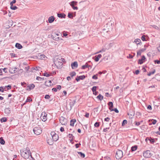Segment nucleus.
Masks as SVG:
<instances>
[{"mask_svg": "<svg viewBox=\"0 0 160 160\" xmlns=\"http://www.w3.org/2000/svg\"><path fill=\"white\" fill-rule=\"evenodd\" d=\"M15 46L18 49H21L22 48V45L18 43H17L16 44Z\"/></svg>", "mask_w": 160, "mask_h": 160, "instance_id": "nucleus-18", "label": "nucleus"}, {"mask_svg": "<svg viewBox=\"0 0 160 160\" xmlns=\"http://www.w3.org/2000/svg\"><path fill=\"white\" fill-rule=\"evenodd\" d=\"M32 100V98L30 97L28 98L26 101V102H31Z\"/></svg>", "mask_w": 160, "mask_h": 160, "instance_id": "nucleus-50", "label": "nucleus"}, {"mask_svg": "<svg viewBox=\"0 0 160 160\" xmlns=\"http://www.w3.org/2000/svg\"><path fill=\"white\" fill-rule=\"evenodd\" d=\"M21 154L22 156L25 159L28 158L30 155L32 158V156L30 151L28 148H27L25 150L20 151Z\"/></svg>", "mask_w": 160, "mask_h": 160, "instance_id": "nucleus-1", "label": "nucleus"}, {"mask_svg": "<svg viewBox=\"0 0 160 160\" xmlns=\"http://www.w3.org/2000/svg\"><path fill=\"white\" fill-rule=\"evenodd\" d=\"M134 42H135L137 45H138L139 44V43L141 42V40L139 39H135Z\"/></svg>", "mask_w": 160, "mask_h": 160, "instance_id": "nucleus-31", "label": "nucleus"}, {"mask_svg": "<svg viewBox=\"0 0 160 160\" xmlns=\"http://www.w3.org/2000/svg\"><path fill=\"white\" fill-rule=\"evenodd\" d=\"M43 75L47 77H49L50 76V75L47 73H44L43 74Z\"/></svg>", "mask_w": 160, "mask_h": 160, "instance_id": "nucleus-51", "label": "nucleus"}, {"mask_svg": "<svg viewBox=\"0 0 160 160\" xmlns=\"http://www.w3.org/2000/svg\"><path fill=\"white\" fill-rule=\"evenodd\" d=\"M4 110L5 112L7 114H8L10 112V108H6Z\"/></svg>", "mask_w": 160, "mask_h": 160, "instance_id": "nucleus-22", "label": "nucleus"}, {"mask_svg": "<svg viewBox=\"0 0 160 160\" xmlns=\"http://www.w3.org/2000/svg\"><path fill=\"white\" fill-rule=\"evenodd\" d=\"M146 59L145 56L142 55L141 59H139L138 60V63L140 64L143 63L144 61H145Z\"/></svg>", "mask_w": 160, "mask_h": 160, "instance_id": "nucleus-12", "label": "nucleus"}, {"mask_svg": "<svg viewBox=\"0 0 160 160\" xmlns=\"http://www.w3.org/2000/svg\"><path fill=\"white\" fill-rule=\"evenodd\" d=\"M55 20V18L53 16L50 17L48 19V21L49 23L52 22Z\"/></svg>", "mask_w": 160, "mask_h": 160, "instance_id": "nucleus-16", "label": "nucleus"}, {"mask_svg": "<svg viewBox=\"0 0 160 160\" xmlns=\"http://www.w3.org/2000/svg\"><path fill=\"white\" fill-rule=\"evenodd\" d=\"M80 145H81L80 143L76 144L75 145L76 148H78Z\"/></svg>", "mask_w": 160, "mask_h": 160, "instance_id": "nucleus-53", "label": "nucleus"}, {"mask_svg": "<svg viewBox=\"0 0 160 160\" xmlns=\"http://www.w3.org/2000/svg\"><path fill=\"white\" fill-rule=\"evenodd\" d=\"M89 113L88 112H87L86 113L85 115V117L87 118H88L89 117Z\"/></svg>", "mask_w": 160, "mask_h": 160, "instance_id": "nucleus-62", "label": "nucleus"}, {"mask_svg": "<svg viewBox=\"0 0 160 160\" xmlns=\"http://www.w3.org/2000/svg\"><path fill=\"white\" fill-rule=\"evenodd\" d=\"M111 111H114L116 113H118L119 112V111L118 109L117 108H115L114 109H111Z\"/></svg>", "mask_w": 160, "mask_h": 160, "instance_id": "nucleus-41", "label": "nucleus"}, {"mask_svg": "<svg viewBox=\"0 0 160 160\" xmlns=\"http://www.w3.org/2000/svg\"><path fill=\"white\" fill-rule=\"evenodd\" d=\"M57 16L61 18H65L66 15L63 13H58Z\"/></svg>", "mask_w": 160, "mask_h": 160, "instance_id": "nucleus-17", "label": "nucleus"}, {"mask_svg": "<svg viewBox=\"0 0 160 160\" xmlns=\"http://www.w3.org/2000/svg\"><path fill=\"white\" fill-rule=\"evenodd\" d=\"M128 122L127 120H124L123 121L122 123V126H124L126 124H127Z\"/></svg>", "mask_w": 160, "mask_h": 160, "instance_id": "nucleus-35", "label": "nucleus"}, {"mask_svg": "<svg viewBox=\"0 0 160 160\" xmlns=\"http://www.w3.org/2000/svg\"><path fill=\"white\" fill-rule=\"evenodd\" d=\"M154 63L155 64H160V59L159 60H156L154 61Z\"/></svg>", "mask_w": 160, "mask_h": 160, "instance_id": "nucleus-43", "label": "nucleus"}, {"mask_svg": "<svg viewBox=\"0 0 160 160\" xmlns=\"http://www.w3.org/2000/svg\"><path fill=\"white\" fill-rule=\"evenodd\" d=\"M149 141H150V142H151L152 143H153L155 142V140H154V139L153 138H151L150 139V140H149Z\"/></svg>", "mask_w": 160, "mask_h": 160, "instance_id": "nucleus-46", "label": "nucleus"}, {"mask_svg": "<svg viewBox=\"0 0 160 160\" xmlns=\"http://www.w3.org/2000/svg\"><path fill=\"white\" fill-rule=\"evenodd\" d=\"M147 109L148 110H151L152 109L151 106L150 105H148L147 107Z\"/></svg>", "mask_w": 160, "mask_h": 160, "instance_id": "nucleus-55", "label": "nucleus"}, {"mask_svg": "<svg viewBox=\"0 0 160 160\" xmlns=\"http://www.w3.org/2000/svg\"><path fill=\"white\" fill-rule=\"evenodd\" d=\"M71 66L72 69H75L77 68L78 67V62L76 61L72 63Z\"/></svg>", "mask_w": 160, "mask_h": 160, "instance_id": "nucleus-11", "label": "nucleus"}, {"mask_svg": "<svg viewBox=\"0 0 160 160\" xmlns=\"http://www.w3.org/2000/svg\"><path fill=\"white\" fill-rule=\"evenodd\" d=\"M141 39L142 40V41H146V38L144 35L142 36L141 37Z\"/></svg>", "mask_w": 160, "mask_h": 160, "instance_id": "nucleus-44", "label": "nucleus"}, {"mask_svg": "<svg viewBox=\"0 0 160 160\" xmlns=\"http://www.w3.org/2000/svg\"><path fill=\"white\" fill-rule=\"evenodd\" d=\"M72 8L74 10H78V8L77 7H75L74 6H72Z\"/></svg>", "mask_w": 160, "mask_h": 160, "instance_id": "nucleus-61", "label": "nucleus"}, {"mask_svg": "<svg viewBox=\"0 0 160 160\" xmlns=\"http://www.w3.org/2000/svg\"><path fill=\"white\" fill-rule=\"evenodd\" d=\"M139 70H136L135 71V73L136 74V75H138V74H139Z\"/></svg>", "mask_w": 160, "mask_h": 160, "instance_id": "nucleus-60", "label": "nucleus"}, {"mask_svg": "<svg viewBox=\"0 0 160 160\" xmlns=\"http://www.w3.org/2000/svg\"><path fill=\"white\" fill-rule=\"evenodd\" d=\"M38 58L41 59H43L45 58V55L43 54H40V55L38 56Z\"/></svg>", "mask_w": 160, "mask_h": 160, "instance_id": "nucleus-26", "label": "nucleus"}, {"mask_svg": "<svg viewBox=\"0 0 160 160\" xmlns=\"http://www.w3.org/2000/svg\"><path fill=\"white\" fill-rule=\"evenodd\" d=\"M146 50V48H142L139 50V51L141 52H144Z\"/></svg>", "mask_w": 160, "mask_h": 160, "instance_id": "nucleus-59", "label": "nucleus"}, {"mask_svg": "<svg viewBox=\"0 0 160 160\" xmlns=\"http://www.w3.org/2000/svg\"><path fill=\"white\" fill-rule=\"evenodd\" d=\"M7 118L6 117L2 118L0 119V121H1V122H6V121H7Z\"/></svg>", "mask_w": 160, "mask_h": 160, "instance_id": "nucleus-30", "label": "nucleus"}, {"mask_svg": "<svg viewBox=\"0 0 160 160\" xmlns=\"http://www.w3.org/2000/svg\"><path fill=\"white\" fill-rule=\"evenodd\" d=\"M86 77L84 75L80 76H77L75 79L77 82H78L80 80H82L84 79Z\"/></svg>", "mask_w": 160, "mask_h": 160, "instance_id": "nucleus-9", "label": "nucleus"}, {"mask_svg": "<svg viewBox=\"0 0 160 160\" xmlns=\"http://www.w3.org/2000/svg\"><path fill=\"white\" fill-rule=\"evenodd\" d=\"M76 75V73L74 71L70 73V76L71 77H73V76H75Z\"/></svg>", "mask_w": 160, "mask_h": 160, "instance_id": "nucleus-33", "label": "nucleus"}, {"mask_svg": "<svg viewBox=\"0 0 160 160\" xmlns=\"http://www.w3.org/2000/svg\"><path fill=\"white\" fill-rule=\"evenodd\" d=\"M4 87H0V92H3L4 91Z\"/></svg>", "mask_w": 160, "mask_h": 160, "instance_id": "nucleus-45", "label": "nucleus"}, {"mask_svg": "<svg viewBox=\"0 0 160 160\" xmlns=\"http://www.w3.org/2000/svg\"><path fill=\"white\" fill-rule=\"evenodd\" d=\"M44 98L46 99H49L50 98V97L49 96V95H46L45 96Z\"/></svg>", "mask_w": 160, "mask_h": 160, "instance_id": "nucleus-56", "label": "nucleus"}, {"mask_svg": "<svg viewBox=\"0 0 160 160\" xmlns=\"http://www.w3.org/2000/svg\"><path fill=\"white\" fill-rule=\"evenodd\" d=\"M8 23L9 24L8 26L9 27H11L12 26L13 24V22L12 20L10 21H8Z\"/></svg>", "mask_w": 160, "mask_h": 160, "instance_id": "nucleus-32", "label": "nucleus"}, {"mask_svg": "<svg viewBox=\"0 0 160 160\" xmlns=\"http://www.w3.org/2000/svg\"><path fill=\"white\" fill-rule=\"evenodd\" d=\"M98 75V74H96V75H93L92 77V78L94 79H97L98 78L97 77Z\"/></svg>", "mask_w": 160, "mask_h": 160, "instance_id": "nucleus-40", "label": "nucleus"}, {"mask_svg": "<svg viewBox=\"0 0 160 160\" xmlns=\"http://www.w3.org/2000/svg\"><path fill=\"white\" fill-rule=\"evenodd\" d=\"M141 53L142 52L139 50L137 52V55H141Z\"/></svg>", "mask_w": 160, "mask_h": 160, "instance_id": "nucleus-64", "label": "nucleus"}, {"mask_svg": "<svg viewBox=\"0 0 160 160\" xmlns=\"http://www.w3.org/2000/svg\"><path fill=\"white\" fill-rule=\"evenodd\" d=\"M143 156L146 158H150L152 156L151 151L150 150H147L143 152Z\"/></svg>", "mask_w": 160, "mask_h": 160, "instance_id": "nucleus-7", "label": "nucleus"}, {"mask_svg": "<svg viewBox=\"0 0 160 160\" xmlns=\"http://www.w3.org/2000/svg\"><path fill=\"white\" fill-rule=\"evenodd\" d=\"M21 84L22 86L25 87L26 86V83L25 82H21Z\"/></svg>", "mask_w": 160, "mask_h": 160, "instance_id": "nucleus-49", "label": "nucleus"}, {"mask_svg": "<svg viewBox=\"0 0 160 160\" xmlns=\"http://www.w3.org/2000/svg\"><path fill=\"white\" fill-rule=\"evenodd\" d=\"M108 105L109 106V109L111 110L112 109L113 107V103L112 102H109L108 103Z\"/></svg>", "mask_w": 160, "mask_h": 160, "instance_id": "nucleus-19", "label": "nucleus"}, {"mask_svg": "<svg viewBox=\"0 0 160 160\" xmlns=\"http://www.w3.org/2000/svg\"><path fill=\"white\" fill-rule=\"evenodd\" d=\"M11 55L12 57H16V54L15 53H11L10 54Z\"/></svg>", "mask_w": 160, "mask_h": 160, "instance_id": "nucleus-58", "label": "nucleus"}, {"mask_svg": "<svg viewBox=\"0 0 160 160\" xmlns=\"http://www.w3.org/2000/svg\"><path fill=\"white\" fill-rule=\"evenodd\" d=\"M64 58L59 57L57 58L56 60H55L54 62L55 64L58 67H59L60 68H62L63 65L62 62H64Z\"/></svg>", "mask_w": 160, "mask_h": 160, "instance_id": "nucleus-2", "label": "nucleus"}, {"mask_svg": "<svg viewBox=\"0 0 160 160\" xmlns=\"http://www.w3.org/2000/svg\"><path fill=\"white\" fill-rule=\"evenodd\" d=\"M152 120V124H155L157 122V120L155 119H153Z\"/></svg>", "mask_w": 160, "mask_h": 160, "instance_id": "nucleus-52", "label": "nucleus"}, {"mask_svg": "<svg viewBox=\"0 0 160 160\" xmlns=\"http://www.w3.org/2000/svg\"><path fill=\"white\" fill-rule=\"evenodd\" d=\"M122 156L123 152L122 151L119 150L117 151L116 155V158L117 159L119 160L121 158Z\"/></svg>", "mask_w": 160, "mask_h": 160, "instance_id": "nucleus-4", "label": "nucleus"}, {"mask_svg": "<svg viewBox=\"0 0 160 160\" xmlns=\"http://www.w3.org/2000/svg\"><path fill=\"white\" fill-rule=\"evenodd\" d=\"M99 123L100 122H96L95 123L94 126L95 127H98L100 125Z\"/></svg>", "mask_w": 160, "mask_h": 160, "instance_id": "nucleus-39", "label": "nucleus"}, {"mask_svg": "<svg viewBox=\"0 0 160 160\" xmlns=\"http://www.w3.org/2000/svg\"><path fill=\"white\" fill-rule=\"evenodd\" d=\"M0 143L2 145H4L5 143V141L2 137L0 138Z\"/></svg>", "mask_w": 160, "mask_h": 160, "instance_id": "nucleus-24", "label": "nucleus"}, {"mask_svg": "<svg viewBox=\"0 0 160 160\" xmlns=\"http://www.w3.org/2000/svg\"><path fill=\"white\" fill-rule=\"evenodd\" d=\"M78 153L81 158H84L85 157V155L84 153L81 152H78Z\"/></svg>", "mask_w": 160, "mask_h": 160, "instance_id": "nucleus-25", "label": "nucleus"}, {"mask_svg": "<svg viewBox=\"0 0 160 160\" xmlns=\"http://www.w3.org/2000/svg\"><path fill=\"white\" fill-rule=\"evenodd\" d=\"M35 87V85L33 84H31L29 85L27 87V90L28 91H30L33 89Z\"/></svg>", "mask_w": 160, "mask_h": 160, "instance_id": "nucleus-14", "label": "nucleus"}, {"mask_svg": "<svg viewBox=\"0 0 160 160\" xmlns=\"http://www.w3.org/2000/svg\"><path fill=\"white\" fill-rule=\"evenodd\" d=\"M109 129V128H104L103 129V132H107L108 131V130Z\"/></svg>", "mask_w": 160, "mask_h": 160, "instance_id": "nucleus-57", "label": "nucleus"}, {"mask_svg": "<svg viewBox=\"0 0 160 160\" xmlns=\"http://www.w3.org/2000/svg\"><path fill=\"white\" fill-rule=\"evenodd\" d=\"M155 71H156L154 69L153 71H152V72H149L148 73V74L147 75L148 76H150L152 74H154L155 73Z\"/></svg>", "mask_w": 160, "mask_h": 160, "instance_id": "nucleus-34", "label": "nucleus"}, {"mask_svg": "<svg viewBox=\"0 0 160 160\" xmlns=\"http://www.w3.org/2000/svg\"><path fill=\"white\" fill-rule=\"evenodd\" d=\"M57 90H60L61 88V86L60 85H57V87L56 88Z\"/></svg>", "mask_w": 160, "mask_h": 160, "instance_id": "nucleus-54", "label": "nucleus"}, {"mask_svg": "<svg viewBox=\"0 0 160 160\" xmlns=\"http://www.w3.org/2000/svg\"><path fill=\"white\" fill-rule=\"evenodd\" d=\"M51 135L52 136L53 140L54 141H57L59 138V137L58 134H56L54 132H52L51 133Z\"/></svg>", "mask_w": 160, "mask_h": 160, "instance_id": "nucleus-5", "label": "nucleus"}, {"mask_svg": "<svg viewBox=\"0 0 160 160\" xmlns=\"http://www.w3.org/2000/svg\"><path fill=\"white\" fill-rule=\"evenodd\" d=\"M76 121V120L75 119H72L70 121V125L71 126H73L74 123Z\"/></svg>", "mask_w": 160, "mask_h": 160, "instance_id": "nucleus-20", "label": "nucleus"}, {"mask_svg": "<svg viewBox=\"0 0 160 160\" xmlns=\"http://www.w3.org/2000/svg\"><path fill=\"white\" fill-rule=\"evenodd\" d=\"M68 136L69 138L71 139H73V137H74L73 136L72 134H69L68 135Z\"/></svg>", "mask_w": 160, "mask_h": 160, "instance_id": "nucleus-47", "label": "nucleus"}, {"mask_svg": "<svg viewBox=\"0 0 160 160\" xmlns=\"http://www.w3.org/2000/svg\"><path fill=\"white\" fill-rule=\"evenodd\" d=\"M16 0H13L12 2H11L10 3V6H12L13 5V4L15 3L16 2Z\"/></svg>", "mask_w": 160, "mask_h": 160, "instance_id": "nucleus-48", "label": "nucleus"}, {"mask_svg": "<svg viewBox=\"0 0 160 160\" xmlns=\"http://www.w3.org/2000/svg\"><path fill=\"white\" fill-rule=\"evenodd\" d=\"M138 148V146L137 145H135L133 146L131 148V150L132 151H134L136 150Z\"/></svg>", "mask_w": 160, "mask_h": 160, "instance_id": "nucleus-29", "label": "nucleus"}, {"mask_svg": "<svg viewBox=\"0 0 160 160\" xmlns=\"http://www.w3.org/2000/svg\"><path fill=\"white\" fill-rule=\"evenodd\" d=\"M89 67H91V66L89 65L87 63H86L85 65L82 66V69H84L87 68H89Z\"/></svg>", "mask_w": 160, "mask_h": 160, "instance_id": "nucleus-21", "label": "nucleus"}, {"mask_svg": "<svg viewBox=\"0 0 160 160\" xmlns=\"http://www.w3.org/2000/svg\"><path fill=\"white\" fill-rule=\"evenodd\" d=\"M77 2L74 1H72L71 2L70 5L71 7H72V6H74V5H77Z\"/></svg>", "mask_w": 160, "mask_h": 160, "instance_id": "nucleus-28", "label": "nucleus"}, {"mask_svg": "<svg viewBox=\"0 0 160 160\" xmlns=\"http://www.w3.org/2000/svg\"><path fill=\"white\" fill-rule=\"evenodd\" d=\"M34 133L37 135H40L42 132V130L40 127H36L33 129Z\"/></svg>", "mask_w": 160, "mask_h": 160, "instance_id": "nucleus-3", "label": "nucleus"}, {"mask_svg": "<svg viewBox=\"0 0 160 160\" xmlns=\"http://www.w3.org/2000/svg\"><path fill=\"white\" fill-rule=\"evenodd\" d=\"M97 98L99 99L100 101L102 100L103 99V96L101 94H99L97 97Z\"/></svg>", "mask_w": 160, "mask_h": 160, "instance_id": "nucleus-27", "label": "nucleus"}, {"mask_svg": "<svg viewBox=\"0 0 160 160\" xmlns=\"http://www.w3.org/2000/svg\"><path fill=\"white\" fill-rule=\"evenodd\" d=\"M98 87L97 86H93L92 88V90L93 93L96 92V89Z\"/></svg>", "mask_w": 160, "mask_h": 160, "instance_id": "nucleus-23", "label": "nucleus"}, {"mask_svg": "<svg viewBox=\"0 0 160 160\" xmlns=\"http://www.w3.org/2000/svg\"><path fill=\"white\" fill-rule=\"evenodd\" d=\"M11 85H8V86H5L4 87V88L5 89L6 88H7V90H9V89H11Z\"/></svg>", "mask_w": 160, "mask_h": 160, "instance_id": "nucleus-42", "label": "nucleus"}, {"mask_svg": "<svg viewBox=\"0 0 160 160\" xmlns=\"http://www.w3.org/2000/svg\"><path fill=\"white\" fill-rule=\"evenodd\" d=\"M10 8L13 10H15L18 8L16 6H13V5L12 6H10Z\"/></svg>", "mask_w": 160, "mask_h": 160, "instance_id": "nucleus-36", "label": "nucleus"}, {"mask_svg": "<svg viewBox=\"0 0 160 160\" xmlns=\"http://www.w3.org/2000/svg\"><path fill=\"white\" fill-rule=\"evenodd\" d=\"M59 121L62 124L65 125L67 124V119L63 116L60 118Z\"/></svg>", "mask_w": 160, "mask_h": 160, "instance_id": "nucleus-6", "label": "nucleus"}, {"mask_svg": "<svg viewBox=\"0 0 160 160\" xmlns=\"http://www.w3.org/2000/svg\"><path fill=\"white\" fill-rule=\"evenodd\" d=\"M45 86L48 87L51 86V84H50V83H49L47 81L45 82Z\"/></svg>", "mask_w": 160, "mask_h": 160, "instance_id": "nucleus-38", "label": "nucleus"}, {"mask_svg": "<svg viewBox=\"0 0 160 160\" xmlns=\"http://www.w3.org/2000/svg\"><path fill=\"white\" fill-rule=\"evenodd\" d=\"M16 69H17V68H10L9 69V72L12 74L15 73L17 72V70H16Z\"/></svg>", "mask_w": 160, "mask_h": 160, "instance_id": "nucleus-13", "label": "nucleus"}, {"mask_svg": "<svg viewBox=\"0 0 160 160\" xmlns=\"http://www.w3.org/2000/svg\"><path fill=\"white\" fill-rule=\"evenodd\" d=\"M136 115L137 116H138V117H139V116H141V113H140L139 112H137L136 113Z\"/></svg>", "mask_w": 160, "mask_h": 160, "instance_id": "nucleus-63", "label": "nucleus"}, {"mask_svg": "<svg viewBox=\"0 0 160 160\" xmlns=\"http://www.w3.org/2000/svg\"><path fill=\"white\" fill-rule=\"evenodd\" d=\"M102 55L99 54L98 55H96L94 57V60L96 62H98L99 61V59L102 57Z\"/></svg>", "mask_w": 160, "mask_h": 160, "instance_id": "nucleus-15", "label": "nucleus"}, {"mask_svg": "<svg viewBox=\"0 0 160 160\" xmlns=\"http://www.w3.org/2000/svg\"><path fill=\"white\" fill-rule=\"evenodd\" d=\"M68 102H69V105L70 106V110H71L72 108V107L74 106V104H75L76 101L74 100L72 101L71 100H69Z\"/></svg>", "mask_w": 160, "mask_h": 160, "instance_id": "nucleus-10", "label": "nucleus"}, {"mask_svg": "<svg viewBox=\"0 0 160 160\" xmlns=\"http://www.w3.org/2000/svg\"><path fill=\"white\" fill-rule=\"evenodd\" d=\"M68 17L69 18H73V16L72 15V14L71 13L69 12L68 14Z\"/></svg>", "mask_w": 160, "mask_h": 160, "instance_id": "nucleus-37", "label": "nucleus"}, {"mask_svg": "<svg viewBox=\"0 0 160 160\" xmlns=\"http://www.w3.org/2000/svg\"><path fill=\"white\" fill-rule=\"evenodd\" d=\"M41 118L42 121L45 122L47 119V114L45 112H42L41 115Z\"/></svg>", "mask_w": 160, "mask_h": 160, "instance_id": "nucleus-8", "label": "nucleus"}]
</instances>
